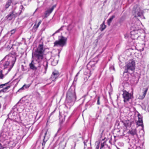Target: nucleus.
<instances>
[{"label":"nucleus","mask_w":149,"mask_h":149,"mask_svg":"<svg viewBox=\"0 0 149 149\" xmlns=\"http://www.w3.org/2000/svg\"><path fill=\"white\" fill-rule=\"evenodd\" d=\"M20 8L21 9V10H20V12L21 11V13L22 12V10H24V7L22 5H21L20 6Z\"/></svg>","instance_id":"nucleus-36"},{"label":"nucleus","mask_w":149,"mask_h":149,"mask_svg":"<svg viewBox=\"0 0 149 149\" xmlns=\"http://www.w3.org/2000/svg\"><path fill=\"white\" fill-rule=\"evenodd\" d=\"M143 48L142 49V51H143Z\"/></svg>","instance_id":"nucleus-53"},{"label":"nucleus","mask_w":149,"mask_h":149,"mask_svg":"<svg viewBox=\"0 0 149 149\" xmlns=\"http://www.w3.org/2000/svg\"><path fill=\"white\" fill-rule=\"evenodd\" d=\"M131 28V30L132 31L131 32V38L132 39H135V36H136V37L138 36L137 33V31L139 29V27L137 25L134 23L132 25Z\"/></svg>","instance_id":"nucleus-7"},{"label":"nucleus","mask_w":149,"mask_h":149,"mask_svg":"<svg viewBox=\"0 0 149 149\" xmlns=\"http://www.w3.org/2000/svg\"><path fill=\"white\" fill-rule=\"evenodd\" d=\"M2 142L0 143V149H6V146L3 145Z\"/></svg>","instance_id":"nucleus-29"},{"label":"nucleus","mask_w":149,"mask_h":149,"mask_svg":"<svg viewBox=\"0 0 149 149\" xmlns=\"http://www.w3.org/2000/svg\"><path fill=\"white\" fill-rule=\"evenodd\" d=\"M100 30L103 31L106 28V26L104 24V21L103 23L100 25Z\"/></svg>","instance_id":"nucleus-25"},{"label":"nucleus","mask_w":149,"mask_h":149,"mask_svg":"<svg viewBox=\"0 0 149 149\" xmlns=\"http://www.w3.org/2000/svg\"><path fill=\"white\" fill-rule=\"evenodd\" d=\"M7 147H12L15 146L16 145V143L13 140H10L8 139L7 141L4 143L3 145Z\"/></svg>","instance_id":"nucleus-13"},{"label":"nucleus","mask_w":149,"mask_h":149,"mask_svg":"<svg viewBox=\"0 0 149 149\" xmlns=\"http://www.w3.org/2000/svg\"><path fill=\"white\" fill-rule=\"evenodd\" d=\"M30 86V85L29 84H24L23 85V87H24V88H29Z\"/></svg>","instance_id":"nucleus-35"},{"label":"nucleus","mask_w":149,"mask_h":149,"mask_svg":"<svg viewBox=\"0 0 149 149\" xmlns=\"http://www.w3.org/2000/svg\"><path fill=\"white\" fill-rule=\"evenodd\" d=\"M16 29H14L11 30L8 33L9 34H10V36L12 35L13 34H14L16 32Z\"/></svg>","instance_id":"nucleus-31"},{"label":"nucleus","mask_w":149,"mask_h":149,"mask_svg":"<svg viewBox=\"0 0 149 149\" xmlns=\"http://www.w3.org/2000/svg\"><path fill=\"white\" fill-rule=\"evenodd\" d=\"M148 88H145V90L144 91L143 94L142 95H140L139 97V99L140 100L143 99L145 97L147 92L148 91Z\"/></svg>","instance_id":"nucleus-17"},{"label":"nucleus","mask_w":149,"mask_h":149,"mask_svg":"<svg viewBox=\"0 0 149 149\" xmlns=\"http://www.w3.org/2000/svg\"><path fill=\"white\" fill-rule=\"evenodd\" d=\"M44 51L43 45L42 43L39 45L34 53L32 54V57H33L34 59L31 61L29 66L30 68L34 70L35 73L37 75L41 74L44 70L43 73H46L48 62L44 57Z\"/></svg>","instance_id":"nucleus-1"},{"label":"nucleus","mask_w":149,"mask_h":149,"mask_svg":"<svg viewBox=\"0 0 149 149\" xmlns=\"http://www.w3.org/2000/svg\"><path fill=\"white\" fill-rule=\"evenodd\" d=\"M128 132L130 134L133 136L136 134V131L135 130H130Z\"/></svg>","instance_id":"nucleus-23"},{"label":"nucleus","mask_w":149,"mask_h":149,"mask_svg":"<svg viewBox=\"0 0 149 149\" xmlns=\"http://www.w3.org/2000/svg\"><path fill=\"white\" fill-rule=\"evenodd\" d=\"M100 142H96L95 143L96 147L95 149H99V145Z\"/></svg>","instance_id":"nucleus-32"},{"label":"nucleus","mask_w":149,"mask_h":149,"mask_svg":"<svg viewBox=\"0 0 149 149\" xmlns=\"http://www.w3.org/2000/svg\"><path fill=\"white\" fill-rule=\"evenodd\" d=\"M93 92H95V93H96V91H94Z\"/></svg>","instance_id":"nucleus-52"},{"label":"nucleus","mask_w":149,"mask_h":149,"mask_svg":"<svg viewBox=\"0 0 149 149\" xmlns=\"http://www.w3.org/2000/svg\"><path fill=\"white\" fill-rule=\"evenodd\" d=\"M63 27V26H61V27L60 29H59L58 30L55 32V33H58L60 31V30H62V29Z\"/></svg>","instance_id":"nucleus-38"},{"label":"nucleus","mask_w":149,"mask_h":149,"mask_svg":"<svg viewBox=\"0 0 149 149\" xmlns=\"http://www.w3.org/2000/svg\"><path fill=\"white\" fill-rule=\"evenodd\" d=\"M48 131H46L45 133L43 142L42 143L43 148H44L45 146L46 143L48 140L49 139V135L47 134Z\"/></svg>","instance_id":"nucleus-14"},{"label":"nucleus","mask_w":149,"mask_h":149,"mask_svg":"<svg viewBox=\"0 0 149 149\" xmlns=\"http://www.w3.org/2000/svg\"><path fill=\"white\" fill-rule=\"evenodd\" d=\"M1 104L0 103V108H1Z\"/></svg>","instance_id":"nucleus-49"},{"label":"nucleus","mask_w":149,"mask_h":149,"mask_svg":"<svg viewBox=\"0 0 149 149\" xmlns=\"http://www.w3.org/2000/svg\"><path fill=\"white\" fill-rule=\"evenodd\" d=\"M117 149H120V148H118V147H117ZM128 149H131L130 148H129Z\"/></svg>","instance_id":"nucleus-46"},{"label":"nucleus","mask_w":149,"mask_h":149,"mask_svg":"<svg viewBox=\"0 0 149 149\" xmlns=\"http://www.w3.org/2000/svg\"><path fill=\"white\" fill-rule=\"evenodd\" d=\"M1 97V96H0V97Z\"/></svg>","instance_id":"nucleus-54"},{"label":"nucleus","mask_w":149,"mask_h":149,"mask_svg":"<svg viewBox=\"0 0 149 149\" xmlns=\"http://www.w3.org/2000/svg\"><path fill=\"white\" fill-rule=\"evenodd\" d=\"M111 139L109 141V142L111 144H112V143H111Z\"/></svg>","instance_id":"nucleus-43"},{"label":"nucleus","mask_w":149,"mask_h":149,"mask_svg":"<svg viewBox=\"0 0 149 149\" xmlns=\"http://www.w3.org/2000/svg\"><path fill=\"white\" fill-rule=\"evenodd\" d=\"M65 116H61L60 118V123H62L65 121Z\"/></svg>","instance_id":"nucleus-28"},{"label":"nucleus","mask_w":149,"mask_h":149,"mask_svg":"<svg viewBox=\"0 0 149 149\" xmlns=\"http://www.w3.org/2000/svg\"><path fill=\"white\" fill-rule=\"evenodd\" d=\"M138 115L139 119V120L138 121V124L140 125H143L142 119L141 118V115L140 114H138Z\"/></svg>","instance_id":"nucleus-18"},{"label":"nucleus","mask_w":149,"mask_h":149,"mask_svg":"<svg viewBox=\"0 0 149 149\" xmlns=\"http://www.w3.org/2000/svg\"><path fill=\"white\" fill-rule=\"evenodd\" d=\"M133 15L135 18L140 17L142 19H145V17L143 14V12L140 8L138 6L134 7L132 10Z\"/></svg>","instance_id":"nucleus-5"},{"label":"nucleus","mask_w":149,"mask_h":149,"mask_svg":"<svg viewBox=\"0 0 149 149\" xmlns=\"http://www.w3.org/2000/svg\"><path fill=\"white\" fill-rule=\"evenodd\" d=\"M67 40V38L63 36H61V38H59L58 40H56L54 42V46L62 47L66 45Z\"/></svg>","instance_id":"nucleus-8"},{"label":"nucleus","mask_w":149,"mask_h":149,"mask_svg":"<svg viewBox=\"0 0 149 149\" xmlns=\"http://www.w3.org/2000/svg\"><path fill=\"white\" fill-rule=\"evenodd\" d=\"M56 109H55L50 114V116H51L55 112Z\"/></svg>","instance_id":"nucleus-42"},{"label":"nucleus","mask_w":149,"mask_h":149,"mask_svg":"<svg viewBox=\"0 0 149 149\" xmlns=\"http://www.w3.org/2000/svg\"><path fill=\"white\" fill-rule=\"evenodd\" d=\"M9 82H8L5 84L0 85V89L2 88L0 90V94L2 93H6L7 92V90L10 88V86H7Z\"/></svg>","instance_id":"nucleus-11"},{"label":"nucleus","mask_w":149,"mask_h":149,"mask_svg":"<svg viewBox=\"0 0 149 149\" xmlns=\"http://www.w3.org/2000/svg\"><path fill=\"white\" fill-rule=\"evenodd\" d=\"M16 54L15 52L10 53L6 55L0 61V69L6 72V75L13 67L16 61Z\"/></svg>","instance_id":"nucleus-2"},{"label":"nucleus","mask_w":149,"mask_h":149,"mask_svg":"<svg viewBox=\"0 0 149 149\" xmlns=\"http://www.w3.org/2000/svg\"><path fill=\"white\" fill-rule=\"evenodd\" d=\"M125 38H127V36H126V35H125Z\"/></svg>","instance_id":"nucleus-45"},{"label":"nucleus","mask_w":149,"mask_h":149,"mask_svg":"<svg viewBox=\"0 0 149 149\" xmlns=\"http://www.w3.org/2000/svg\"><path fill=\"white\" fill-rule=\"evenodd\" d=\"M41 21H40L38 23L37 25H36V24H35L34 26L33 27L36 29H37L38 27L40 24H41Z\"/></svg>","instance_id":"nucleus-33"},{"label":"nucleus","mask_w":149,"mask_h":149,"mask_svg":"<svg viewBox=\"0 0 149 149\" xmlns=\"http://www.w3.org/2000/svg\"><path fill=\"white\" fill-rule=\"evenodd\" d=\"M12 3L11 0H8L6 2L5 6V8L4 10L8 8L10 6Z\"/></svg>","instance_id":"nucleus-19"},{"label":"nucleus","mask_w":149,"mask_h":149,"mask_svg":"<svg viewBox=\"0 0 149 149\" xmlns=\"http://www.w3.org/2000/svg\"><path fill=\"white\" fill-rule=\"evenodd\" d=\"M52 12V11H51V10L49 9L47 10L45 13V17H47Z\"/></svg>","instance_id":"nucleus-27"},{"label":"nucleus","mask_w":149,"mask_h":149,"mask_svg":"<svg viewBox=\"0 0 149 149\" xmlns=\"http://www.w3.org/2000/svg\"><path fill=\"white\" fill-rule=\"evenodd\" d=\"M135 63L134 60H130L125 67L124 73L129 72V71H134L135 69Z\"/></svg>","instance_id":"nucleus-6"},{"label":"nucleus","mask_w":149,"mask_h":149,"mask_svg":"<svg viewBox=\"0 0 149 149\" xmlns=\"http://www.w3.org/2000/svg\"><path fill=\"white\" fill-rule=\"evenodd\" d=\"M9 118L15 121H18L19 119L17 117L16 113L13 112H11L8 115Z\"/></svg>","instance_id":"nucleus-12"},{"label":"nucleus","mask_w":149,"mask_h":149,"mask_svg":"<svg viewBox=\"0 0 149 149\" xmlns=\"http://www.w3.org/2000/svg\"><path fill=\"white\" fill-rule=\"evenodd\" d=\"M59 75V72L58 71L55 70L52 72L50 78L53 80H54L57 78Z\"/></svg>","instance_id":"nucleus-15"},{"label":"nucleus","mask_w":149,"mask_h":149,"mask_svg":"<svg viewBox=\"0 0 149 149\" xmlns=\"http://www.w3.org/2000/svg\"><path fill=\"white\" fill-rule=\"evenodd\" d=\"M61 130V128H59L58 129V131H57V132L56 134L55 135V136H56L57 135V134L58 133V132L59 131H60V130Z\"/></svg>","instance_id":"nucleus-41"},{"label":"nucleus","mask_w":149,"mask_h":149,"mask_svg":"<svg viewBox=\"0 0 149 149\" xmlns=\"http://www.w3.org/2000/svg\"><path fill=\"white\" fill-rule=\"evenodd\" d=\"M9 129L6 126L3 127L0 132V142H2L4 144L6 141L9 139L8 135L9 134Z\"/></svg>","instance_id":"nucleus-4"},{"label":"nucleus","mask_w":149,"mask_h":149,"mask_svg":"<svg viewBox=\"0 0 149 149\" xmlns=\"http://www.w3.org/2000/svg\"><path fill=\"white\" fill-rule=\"evenodd\" d=\"M56 7V5H54L51 8H50L49 9L51 10V11H52L53 10L54 8Z\"/></svg>","instance_id":"nucleus-39"},{"label":"nucleus","mask_w":149,"mask_h":149,"mask_svg":"<svg viewBox=\"0 0 149 149\" xmlns=\"http://www.w3.org/2000/svg\"><path fill=\"white\" fill-rule=\"evenodd\" d=\"M1 11H2V12H3V11H4V10H1Z\"/></svg>","instance_id":"nucleus-50"},{"label":"nucleus","mask_w":149,"mask_h":149,"mask_svg":"<svg viewBox=\"0 0 149 149\" xmlns=\"http://www.w3.org/2000/svg\"><path fill=\"white\" fill-rule=\"evenodd\" d=\"M117 149H120V148H118V147H117ZM128 149H131L130 148H129Z\"/></svg>","instance_id":"nucleus-47"},{"label":"nucleus","mask_w":149,"mask_h":149,"mask_svg":"<svg viewBox=\"0 0 149 149\" xmlns=\"http://www.w3.org/2000/svg\"><path fill=\"white\" fill-rule=\"evenodd\" d=\"M122 19H123V18H121L120 19V20L121 21V20Z\"/></svg>","instance_id":"nucleus-51"},{"label":"nucleus","mask_w":149,"mask_h":149,"mask_svg":"<svg viewBox=\"0 0 149 149\" xmlns=\"http://www.w3.org/2000/svg\"><path fill=\"white\" fill-rule=\"evenodd\" d=\"M109 69L110 70H115V68L114 66L113 65H112L110 66L109 68Z\"/></svg>","instance_id":"nucleus-37"},{"label":"nucleus","mask_w":149,"mask_h":149,"mask_svg":"<svg viewBox=\"0 0 149 149\" xmlns=\"http://www.w3.org/2000/svg\"><path fill=\"white\" fill-rule=\"evenodd\" d=\"M24 89V87H23V86L22 87H21L20 88L19 90H18L17 92H19V91H21V90H23Z\"/></svg>","instance_id":"nucleus-40"},{"label":"nucleus","mask_w":149,"mask_h":149,"mask_svg":"<svg viewBox=\"0 0 149 149\" xmlns=\"http://www.w3.org/2000/svg\"><path fill=\"white\" fill-rule=\"evenodd\" d=\"M95 67V64L93 63V61L89 62L87 65V68L88 69L91 68L93 69H94Z\"/></svg>","instance_id":"nucleus-16"},{"label":"nucleus","mask_w":149,"mask_h":149,"mask_svg":"<svg viewBox=\"0 0 149 149\" xmlns=\"http://www.w3.org/2000/svg\"><path fill=\"white\" fill-rule=\"evenodd\" d=\"M115 17L114 15H112L107 20V24L109 25H110L111 23V22L113 19Z\"/></svg>","instance_id":"nucleus-22"},{"label":"nucleus","mask_w":149,"mask_h":149,"mask_svg":"<svg viewBox=\"0 0 149 149\" xmlns=\"http://www.w3.org/2000/svg\"><path fill=\"white\" fill-rule=\"evenodd\" d=\"M79 74V72H78L77 73V74L76 75V76H78V74Z\"/></svg>","instance_id":"nucleus-44"},{"label":"nucleus","mask_w":149,"mask_h":149,"mask_svg":"<svg viewBox=\"0 0 149 149\" xmlns=\"http://www.w3.org/2000/svg\"><path fill=\"white\" fill-rule=\"evenodd\" d=\"M4 72L3 71V70H1L0 69V79H3V78L4 77L5 75V74H3V73H4Z\"/></svg>","instance_id":"nucleus-24"},{"label":"nucleus","mask_w":149,"mask_h":149,"mask_svg":"<svg viewBox=\"0 0 149 149\" xmlns=\"http://www.w3.org/2000/svg\"><path fill=\"white\" fill-rule=\"evenodd\" d=\"M76 100V96L75 94L74 89H72L70 88L67 93L66 95V102L69 104H72Z\"/></svg>","instance_id":"nucleus-3"},{"label":"nucleus","mask_w":149,"mask_h":149,"mask_svg":"<svg viewBox=\"0 0 149 149\" xmlns=\"http://www.w3.org/2000/svg\"><path fill=\"white\" fill-rule=\"evenodd\" d=\"M123 122L126 127H127L129 126L130 121L129 120H125Z\"/></svg>","instance_id":"nucleus-26"},{"label":"nucleus","mask_w":149,"mask_h":149,"mask_svg":"<svg viewBox=\"0 0 149 149\" xmlns=\"http://www.w3.org/2000/svg\"><path fill=\"white\" fill-rule=\"evenodd\" d=\"M123 97L124 98V102H127L129 101L133 97V95L131 93L125 91L123 92Z\"/></svg>","instance_id":"nucleus-10"},{"label":"nucleus","mask_w":149,"mask_h":149,"mask_svg":"<svg viewBox=\"0 0 149 149\" xmlns=\"http://www.w3.org/2000/svg\"><path fill=\"white\" fill-rule=\"evenodd\" d=\"M13 131L18 130H19V126L16 125H14L13 126Z\"/></svg>","instance_id":"nucleus-30"},{"label":"nucleus","mask_w":149,"mask_h":149,"mask_svg":"<svg viewBox=\"0 0 149 149\" xmlns=\"http://www.w3.org/2000/svg\"><path fill=\"white\" fill-rule=\"evenodd\" d=\"M21 13V11L18 13H16L14 10H13L10 13L6 18L8 20H11L13 18H15L16 17L19 16Z\"/></svg>","instance_id":"nucleus-9"},{"label":"nucleus","mask_w":149,"mask_h":149,"mask_svg":"<svg viewBox=\"0 0 149 149\" xmlns=\"http://www.w3.org/2000/svg\"><path fill=\"white\" fill-rule=\"evenodd\" d=\"M100 96H98L97 97V104L99 105L100 104Z\"/></svg>","instance_id":"nucleus-34"},{"label":"nucleus","mask_w":149,"mask_h":149,"mask_svg":"<svg viewBox=\"0 0 149 149\" xmlns=\"http://www.w3.org/2000/svg\"><path fill=\"white\" fill-rule=\"evenodd\" d=\"M84 149L86 148H87V149H89L91 148V147H90L91 146V142H90V143H88L87 142H86L85 141H84Z\"/></svg>","instance_id":"nucleus-20"},{"label":"nucleus","mask_w":149,"mask_h":149,"mask_svg":"<svg viewBox=\"0 0 149 149\" xmlns=\"http://www.w3.org/2000/svg\"><path fill=\"white\" fill-rule=\"evenodd\" d=\"M55 34H56V33H55V32L54 33L52 34V36H54V35H55Z\"/></svg>","instance_id":"nucleus-48"},{"label":"nucleus","mask_w":149,"mask_h":149,"mask_svg":"<svg viewBox=\"0 0 149 149\" xmlns=\"http://www.w3.org/2000/svg\"><path fill=\"white\" fill-rule=\"evenodd\" d=\"M107 147H109L108 145L106 143V142H104L103 143H101V146L100 147V149H102L103 148H106L107 149Z\"/></svg>","instance_id":"nucleus-21"}]
</instances>
